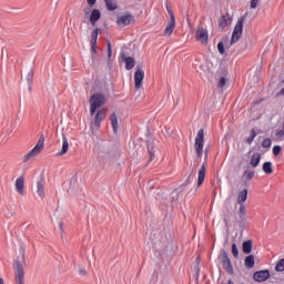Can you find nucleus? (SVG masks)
I'll return each instance as SVG.
<instances>
[{"label":"nucleus","instance_id":"nucleus-1","mask_svg":"<svg viewBox=\"0 0 284 284\" xmlns=\"http://www.w3.org/2000/svg\"><path fill=\"white\" fill-rule=\"evenodd\" d=\"M106 101L108 99L105 98V94L101 92L92 94L91 98L89 99L91 116H94V114L97 113V110L99 108H103Z\"/></svg>","mask_w":284,"mask_h":284},{"label":"nucleus","instance_id":"nucleus-2","mask_svg":"<svg viewBox=\"0 0 284 284\" xmlns=\"http://www.w3.org/2000/svg\"><path fill=\"white\" fill-rule=\"evenodd\" d=\"M245 19H247V12L245 16L240 17L236 22L231 38V45H234V43H239V41H241V37H243V23H245Z\"/></svg>","mask_w":284,"mask_h":284},{"label":"nucleus","instance_id":"nucleus-3","mask_svg":"<svg viewBox=\"0 0 284 284\" xmlns=\"http://www.w3.org/2000/svg\"><path fill=\"white\" fill-rule=\"evenodd\" d=\"M217 261L222 264L223 270H225L227 274H234V266L232 265V260H230V255L227 254V251H225V248H222L220 251Z\"/></svg>","mask_w":284,"mask_h":284},{"label":"nucleus","instance_id":"nucleus-4","mask_svg":"<svg viewBox=\"0 0 284 284\" xmlns=\"http://www.w3.org/2000/svg\"><path fill=\"white\" fill-rule=\"evenodd\" d=\"M44 143H45V136L41 134L36 146L31 151H29L27 154H24L23 163H28V161H30V159H34L37 154H41V152H43Z\"/></svg>","mask_w":284,"mask_h":284},{"label":"nucleus","instance_id":"nucleus-5","mask_svg":"<svg viewBox=\"0 0 284 284\" xmlns=\"http://www.w3.org/2000/svg\"><path fill=\"white\" fill-rule=\"evenodd\" d=\"M204 143H205V130L200 129L195 138V152H196L197 159H201V156H203Z\"/></svg>","mask_w":284,"mask_h":284},{"label":"nucleus","instance_id":"nucleus-6","mask_svg":"<svg viewBox=\"0 0 284 284\" xmlns=\"http://www.w3.org/2000/svg\"><path fill=\"white\" fill-rule=\"evenodd\" d=\"M13 270L16 272V283L23 284V278H26V270H23L21 260L17 258L13 261Z\"/></svg>","mask_w":284,"mask_h":284},{"label":"nucleus","instance_id":"nucleus-7","mask_svg":"<svg viewBox=\"0 0 284 284\" xmlns=\"http://www.w3.org/2000/svg\"><path fill=\"white\" fill-rule=\"evenodd\" d=\"M134 23H136V19L130 12H125L116 18V26H119V28H125L126 26H132Z\"/></svg>","mask_w":284,"mask_h":284},{"label":"nucleus","instance_id":"nucleus-8","mask_svg":"<svg viewBox=\"0 0 284 284\" xmlns=\"http://www.w3.org/2000/svg\"><path fill=\"white\" fill-rule=\"evenodd\" d=\"M105 116H108V110L105 109L98 110L93 122H91V128H97V130H99L101 128V123L105 121Z\"/></svg>","mask_w":284,"mask_h":284},{"label":"nucleus","instance_id":"nucleus-9","mask_svg":"<svg viewBox=\"0 0 284 284\" xmlns=\"http://www.w3.org/2000/svg\"><path fill=\"white\" fill-rule=\"evenodd\" d=\"M143 79H145V72L141 70V65L138 64L134 72L135 90H141L143 87Z\"/></svg>","mask_w":284,"mask_h":284},{"label":"nucleus","instance_id":"nucleus-10","mask_svg":"<svg viewBox=\"0 0 284 284\" xmlns=\"http://www.w3.org/2000/svg\"><path fill=\"white\" fill-rule=\"evenodd\" d=\"M195 39L196 41H200L202 45H207V39H210V34L207 33L205 28L199 27L195 31Z\"/></svg>","mask_w":284,"mask_h":284},{"label":"nucleus","instance_id":"nucleus-11","mask_svg":"<svg viewBox=\"0 0 284 284\" xmlns=\"http://www.w3.org/2000/svg\"><path fill=\"white\" fill-rule=\"evenodd\" d=\"M272 274L270 273V270H262L256 271L253 274V280L256 281V283H264V281L270 280Z\"/></svg>","mask_w":284,"mask_h":284},{"label":"nucleus","instance_id":"nucleus-12","mask_svg":"<svg viewBox=\"0 0 284 284\" xmlns=\"http://www.w3.org/2000/svg\"><path fill=\"white\" fill-rule=\"evenodd\" d=\"M99 32H101V29H99V28H95L91 32V52L93 54H97V43L99 41Z\"/></svg>","mask_w":284,"mask_h":284},{"label":"nucleus","instance_id":"nucleus-13","mask_svg":"<svg viewBox=\"0 0 284 284\" xmlns=\"http://www.w3.org/2000/svg\"><path fill=\"white\" fill-rule=\"evenodd\" d=\"M121 59H122V61L125 63V69L126 70H132V68H134V65H135V63H136V61L134 60V58H132V57H128L126 54H125V52H121Z\"/></svg>","mask_w":284,"mask_h":284},{"label":"nucleus","instance_id":"nucleus-14","mask_svg":"<svg viewBox=\"0 0 284 284\" xmlns=\"http://www.w3.org/2000/svg\"><path fill=\"white\" fill-rule=\"evenodd\" d=\"M101 19V10L93 9L89 17V21L93 28H97V22Z\"/></svg>","mask_w":284,"mask_h":284},{"label":"nucleus","instance_id":"nucleus-15","mask_svg":"<svg viewBox=\"0 0 284 284\" xmlns=\"http://www.w3.org/2000/svg\"><path fill=\"white\" fill-rule=\"evenodd\" d=\"M16 189L21 196L26 194V179L23 176L17 179Z\"/></svg>","mask_w":284,"mask_h":284},{"label":"nucleus","instance_id":"nucleus-16","mask_svg":"<svg viewBox=\"0 0 284 284\" xmlns=\"http://www.w3.org/2000/svg\"><path fill=\"white\" fill-rule=\"evenodd\" d=\"M174 28H176V18H170V21L164 29V34H168V37H172V32H174Z\"/></svg>","mask_w":284,"mask_h":284},{"label":"nucleus","instance_id":"nucleus-17","mask_svg":"<svg viewBox=\"0 0 284 284\" xmlns=\"http://www.w3.org/2000/svg\"><path fill=\"white\" fill-rule=\"evenodd\" d=\"M63 143L62 149L57 153V156H63L68 154V150H70V143H68V138H65V134L62 135Z\"/></svg>","mask_w":284,"mask_h":284},{"label":"nucleus","instance_id":"nucleus-18","mask_svg":"<svg viewBox=\"0 0 284 284\" xmlns=\"http://www.w3.org/2000/svg\"><path fill=\"white\" fill-rule=\"evenodd\" d=\"M226 26H230V13H225L219 19L220 30H225Z\"/></svg>","mask_w":284,"mask_h":284},{"label":"nucleus","instance_id":"nucleus-19","mask_svg":"<svg viewBox=\"0 0 284 284\" xmlns=\"http://www.w3.org/2000/svg\"><path fill=\"white\" fill-rule=\"evenodd\" d=\"M205 183V164H202L197 173V187H201Z\"/></svg>","mask_w":284,"mask_h":284},{"label":"nucleus","instance_id":"nucleus-20","mask_svg":"<svg viewBox=\"0 0 284 284\" xmlns=\"http://www.w3.org/2000/svg\"><path fill=\"white\" fill-rule=\"evenodd\" d=\"M252 247H254V242L252 240L244 241L242 244V252L244 254H252Z\"/></svg>","mask_w":284,"mask_h":284},{"label":"nucleus","instance_id":"nucleus-21","mask_svg":"<svg viewBox=\"0 0 284 284\" xmlns=\"http://www.w3.org/2000/svg\"><path fill=\"white\" fill-rule=\"evenodd\" d=\"M110 121H111V125L113 128V132H114V134H116V132H119V118L116 116L115 112L111 113Z\"/></svg>","mask_w":284,"mask_h":284},{"label":"nucleus","instance_id":"nucleus-22","mask_svg":"<svg viewBox=\"0 0 284 284\" xmlns=\"http://www.w3.org/2000/svg\"><path fill=\"white\" fill-rule=\"evenodd\" d=\"M230 41V37L227 36H223L222 37V41H220L217 43V51L221 53V54H225V43H227Z\"/></svg>","mask_w":284,"mask_h":284},{"label":"nucleus","instance_id":"nucleus-23","mask_svg":"<svg viewBox=\"0 0 284 284\" xmlns=\"http://www.w3.org/2000/svg\"><path fill=\"white\" fill-rule=\"evenodd\" d=\"M146 148H148V152H149V161L148 163H151V161H154L155 155V151H154V142H148L146 143Z\"/></svg>","mask_w":284,"mask_h":284},{"label":"nucleus","instance_id":"nucleus-24","mask_svg":"<svg viewBox=\"0 0 284 284\" xmlns=\"http://www.w3.org/2000/svg\"><path fill=\"white\" fill-rule=\"evenodd\" d=\"M245 201H247V189H243L237 195L239 205H245Z\"/></svg>","mask_w":284,"mask_h":284},{"label":"nucleus","instance_id":"nucleus-25","mask_svg":"<svg viewBox=\"0 0 284 284\" xmlns=\"http://www.w3.org/2000/svg\"><path fill=\"white\" fill-rule=\"evenodd\" d=\"M251 165L252 168H258V164L261 163V153L255 152L251 156Z\"/></svg>","mask_w":284,"mask_h":284},{"label":"nucleus","instance_id":"nucleus-26","mask_svg":"<svg viewBox=\"0 0 284 284\" xmlns=\"http://www.w3.org/2000/svg\"><path fill=\"white\" fill-rule=\"evenodd\" d=\"M37 193L41 199L45 196V189L43 187V179H40L37 183Z\"/></svg>","mask_w":284,"mask_h":284},{"label":"nucleus","instance_id":"nucleus-27","mask_svg":"<svg viewBox=\"0 0 284 284\" xmlns=\"http://www.w3.org/2000/svg\"><path fill=\"white\" fill-rule=\"evenodd\" d=\"M104 3L106 6V10H109V12H114V10H116L119 8V6L116 4V1H114V0H104Z\"/></svg>","mask_w":284,"mask_h":284},{"label":"nucleus","instance_id":"nucleus-28","mask_svg":"<svg viewBox=\"0 0 284 284\" xmlns=\"http://www.w3.org/2000/svg\"><path fill=\"white\" fill-rule=\"evenodd\" d=\"M255 261H254V255H247L244 258V265L247 270H252L254 267Z\"/></svg>","mask_w":284,"mask_h":284},{"label":"nucleus","instance_id":"nucleus-29","mask_svg":"<svg viewBox=\"0 0 284 284\" xmlns=\"http://www.w3.org/2000/svg\"><path fill=\"white\" fill-rule=\"evenodd\" d=\"M262 170L265 174H273L274 169L272 168V162H264Z\"/></svg>","mask_w":284,"mask_h":284},{"label":"nucleus","instance_id":"nucleus-30","mask_svg":"<svg viewBox=\"0 0 284 284\" xmlns=\"http://www.w3.org/2000/svg\"><path fill=\"white\" fill-rule=\"evenodd\" d=\"M239 227H245V223H247V214H241L239 213Z\"/></svg>","mask_w":284,"mask_h":284},{"label":"nucleus","instance_id":"nucleus-31","mask_svg":"<svg viewBox=\"0 0 284 284\" xmlns=\"http://www.w3.org/2000/svg\"><path fill=\"white\" fill-rule=\"evenodd\" d=\"M256 130L255 129H252L251 130V135L245 140V142L248 144V145H252V143H254V139H256Z\"/></svg>","mask_w":284,"mask_h":284},{"label":"nucleus","instance_id":"nucleus-32","mask_svg":"<svg viewBox=\"0 0 284 284\" xmlns=\"http://www.w3.org/2000/svg\"><path fill=\"white\" fill-rule=\"evenodd\" d=\"M275 272H284V258L277 262L275 265Z\"/></svg>","mask_w":284,"mask_h":284},{"label":"nucleus","instance_id":"nucleus-33","mask_svg":"<svg viewBox=\"0 0 284 284\" xmlns=\"http://www.w3.org/2000/svg\"><path fill=\"white\" fill-rule=\"evenodd\" d=\"M254 174H256V171H245L244 176H246V181H252L254 179Z\"/></svg>","mask_w":284,"mask_h":284},{"label":"nucleus","instance_id":"nucleus-34","mask_svg":"<svg viewBox=\"0 0 284 284\" xmlns=\"http://www.w3.org/2000/svg\"><path fill=\"white\" fill-rule=\"evenodd\" d=\"M34 81V71L31 69L27 74V83H32Z\"/></svg>","mask_w":284,"mask_h":284},{"label":"nucleus","instance_id":"nucleus-35","mask_svg":"<svg viewBox=\"0 0 284 284\" xmlns=\"http://www.w3.org/2000/svg\"><path fill=\"white\" fill-rule=\"evenodd\" d=\"M262 148H266V149L272 148V139L270 138L264 139L262 141Z\"/></svg>","mask_w":284,"mask_h":284},{"label":"nucleus","instance_id":"nucleus-36","mask_svg":"<svg viewBox=\"0 0 284 284\" xmlns=\"http://www.w3.org/2000/svg\"><path fill=\"white\" fill-rule=\"evenodd\" d=\"M281 152H283V148H281V145L273 146V155L274 156H280Z\"/></svg>","mask_w":284,"mask_h":284},{"label":"nucleus","instance_id":"nucleus-37","mask_svg":"<svg viewBox=\"0 0 284 284\" xmlns=\"http://www.w3.org/2000/svg\"><path fill=\"white\" fill-rule=\"evenodd\" d=\"M232 254L234 258H239V246L236 245V243H232Z\"/></svg>","mask_w":284,"mask_h":284},{"label":"nucleus","instance_id":"nucleus-38","mask_svg":"<svg viewBox=\"0 0 284 284\" xmlns=\"http://www.w3.org/2000/svg\"><path fill=\"white\" fill-rule=\"evenodd\" d=\"M108 59H112V43L110 40L106 41Z\"/></svg>","mask_w":284,"mask_h":284},{"label":"nucleus","instance_id":"nucleus-39","mask_svg":"<svg viewBox=\"0 0 284 284\" xmlns=\"http://www.w3.org/2000/svg\"><path fill=\"white\" fill-rule=\"evenodd\" d=\"M226 83H227V79L225 77H221V79L217 83V88L223 89V88H225Z\"/></svg>","mask_w":284,"mask_h":284},{"label":"nucleus","instance_id":"nucleus-40","mask_svg":"<svg viewBox=\"0 0 284 284\" xmlns=\"http://www.w3.org/2000/svg\"><path fill=\"white\" fill-rule=\"evenodd\" d=\"M166 10H168V12H169V17H170V19H175L174 18V11L172 10V7L171 6H169V4H166Z\"/></svg>","mask_w":284,"mask_h":284},{"label":"nucleus","instance_id":"nucleus-41","mask_svg":"<svg viewBox=\"0 0 284 284\" xmlns=\"http://www.w3.org/2000/svg\"><path fill=\"white\" fill-rule=\"evenodd\" d=\"M239 214H247V209L245 207V204H240Z\"/></svg>","mask_w":284,"mask_h":284},{"label":"nucleus","instance_id":"nucleus-42","mask_svg":"<svg viewBox=\"0 0 284 284\" xmlns=\"http://www.w3.org/2000/svg\"><path fill=\"white\" fill-rule=\"evenodd\" d=\"M258 6V0H251V9L255 10V8H257Z\"/></svg>","mask_w":284,"mask_h":284},{"label":"nucleus","instance_id":"nucleus-43","mask_svg":"<svg viewBox=\"0 0 284 284\" xmlns=\"http://www.w3.org/2000/svg\"><path fill=\"white\" fill-rule=\"evenodd\" d=\"M275 136H276L277 139H283V138H284V130L282 129V130L277 131V132L275 133Z\"/></svg>","mask_w":284,"mask_h":284},{"label":"nucleus","instance_id":"nucleus-44","mask_svg":"<svg viewBox=\"0 0 284 284\" xmlns=\"http://www.w3.org/2000/svg\"><path fill=\"white\" fill-rule=\"evenodd\" d=\"M87 3L90 8H94V6H97V0H87Z\"/></svg>","mask_w":284,"mask_h":284},{"label":"nucleus","instance_id":"nucleus-45","mask_svg":"<svg viewBox=\"0 0 284 284\" xmlns=\"http://www.w3.org/2000/svg\"><path fill=\"white\" fill-rule=\"evenodd\" d=\"M173 194H175V195L172 196V201H179V192L176 190H174Z\"/></svg>","mask_w":284,"mask_h":284},{"label":"nucleus","instance_id":"nucleus-46","mask_svg":"<svg viewBox=\"0 0 284 284\" xmlns=\"http://www.w3.org/2000/svg\"><path fill=\"white\" fill-rule=\"evenodd\" d=\"M190 179H192V174L187 176L185 183L182 184V187H186V185L190 183Z\"/></svg>","mask_w":284,"mask_h":284},{"label":"nucleus","instance_id":"nucleus-47","mask_svg":"<svg viewBox=\"0 0 284 284\" xmlns=\"http://www.w3.org/2000/svg\"><path fill=\"white\" fill-rule=\"evenodd\" d=\"M79 274H80V276H87L88 271H85V268H81V270L79 271Z\"/></svg>","mask_w":284,"mask_h":284},{"label":"nucleus","instance_id":"nucleus-48","mask_svg":"<svg viewBox=\"0 0 284 284\" xmlns=\"http://www.w3.org/2000/svg\"><path fill=\"white\" fill-rule=\"evenodd\" d=\"M194 271H195V276H196V278L199 280V274H200V272H201V268H200L199 266H195V267H194Z\"/></svg>","mask_w":284,"mask_h":284},{"label":"nucleus","instance_id":"nucleus-49","mask_svg":"<svg viewBox=\"0 0 284 284\" xmlns=\"http://www.w3.org/2000/svg\"><path fill=\"white\" fill-rule=\"evenodd\" d=\"M90 12H92V9H91V8L84 9V14H90Z\"/></svg>","mask_w":284,"mask_h":284},{"label":"nucleus","instance_id":"nucleus-50","mask_svg":"<svg viewBox=\"0 0 284 284\" xmlns=\"http://www.w3.org/2000/svg\"><path fill=\"white\" fill-rule=\"evenodd\" d=\"M22 263L26 265V253L22 254Z\"/></svg>","mask_w":284,"mask_h":284},{"label":"nucleus","instance_id":"nucleus-51","mask_svg":"<svg viewBox=\"0 0 284 284\" xmlns=\"http://www.w3.org/2000/svg\"><path fill=\"white\" fill-rule=\"evenodd\" d=\"M280 97H284V88L278 92Z\"/></svg>","mask_w":284,"mask_h":284},{"label":"nucleus","instance_id":"nucleus-52","mask_svg":"<svg viewBox=\"0 0 284 284\" xmlns=\"http://www.w3.org/2000/svg\"><path fill=\"white\" fill-rule=\"evenodd\" d=\"M59 227H60L61 232H63V222L59 223Z\"/></svg>","mask_w":284,"mask_h":284},{"label":"nucleus","instance_id":"nucleus-53","mask_svg":"<svg viewBox=\"0 0 284 284\" xmlns=\"http://www.w3.org/2000/svg\"><path fill=\"white\" fill-rule=\"evenodd\" d=\"M29 85V92H32V83H28Z\"/></svg>","mask_w":284,"mask_h":284},{"label":"nucleus","instance_id":"nucleus-54","mask_svg":"<svg viewBox=\"0 0 284 284\" xmlns=\"http://www.w3.org/2000/svg\"><path fill=\"white\" fill-rule=\"evenodd\" d=\"M207 153H209V151H207V149H205L204 154L206 158H207Z\"/></svg>","mask_w":284,"mask_h":284},{"label":"nucleus","instance_id":"nucleus-55","mask_svg":"<svg viewBox=\"0 0 284 284\" xmlns=\"http://www.w3.org/2000/svg\"><path fill=\"white\" fill-rule=\"evenodd\" d=\"M118 155L121 156V150H118Z\"/></svg>","mask_w":284,"mask_h":284},{"label":"nucleus","instance_id":"nucleus-56","mask_svg":"<svg viewBox=\"0 0 284 284\" xmlns=\"http://www.w3.org/2000/svg\"><path fill=\"white\" fill-rule=\"evenodd\" d=\"M0 284H3V278L2 277H0Z\"/></svg>","mask_w":284,"mask_h":284},{"label":"nucleus","instance_id":"nucleus-57","mask_svg":"<svg viewBox=\"0 0 284 284\" xmlns=\"http://www.w3.org/2000/svg\"><path fill=\"white\" fill-rule=\"evenodd\" d=\"M196 261H199V256L196 257Z\"/></svg>","mask_w":284,"mask_h":284},{"label":"nucleus","instance_id":"nucleus-58","mask_svg":"<svg viewBox=\"0 0 284 284\" xmlns=\"http://www.w3.org/2000/svg\"><path fill=\"white\" fill-rule=\"evenodd\" d=\"M242 284H245V283H242Z\"/></svg>","mask_w":284,"mask_h":284}]
</instances>
